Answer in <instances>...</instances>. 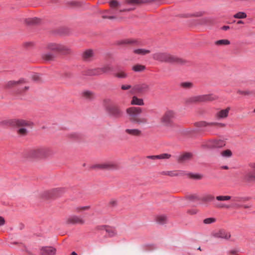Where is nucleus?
I'll return each mask as SVG.
<instances>
[{
	"label": "nucleus",
	"mask_w": 255,
	"mask_h": 255,
	"mask_svg": "<svg viewBox=\"0 0 255 255\" xmlns=\"http://www.w3.org/2000/svg\"><path fill=\"white\" fill-rule=\"evenodd\" d=\"M2 125H10L17 128V133L21 135H25L28 132L27 128H31L33 123L30 121L22 119H13L1 122Z\"/></svg>",
	"instance_id": "f257e3e1"
},
{
	"label": "nucleus",
	"mask_w": 255,
	"mask_h": 255,
	"mask_svg": "<svg viewBox=\"0 0 255 255\" xmlns=\"http://www.w3.org/2000/svg\"><path fill=\"white\" fill-rule=\"evenodd\" d=\"M153 58L162 62L181 63V59L176 56L165 52H156L153 54Z\"/></svg>",
	"instance_id": "f03ea898"
},
{
	"label": "nucleus",
	"mask_w": 255,
	"mask_h": 255,
	"mask_svg": "<svg viewBox=\"0 0 255 255\" xmlns=\"http://www.w3.org/2000/svg\"><path fill=\"white\" fill-rule=\"evenodd\" d=\"M49 150L44 147L32 149L28 152V157L31 158H43L47 157Z\"/></svg>",
	"instance_id": "7ed1b4c3"
},
{
	"label": "nucleus",
	"mask_w": 255,
	"mask_h": 255,
	"mask_svg": "<svg viewBox=\"0 0 255 255\" xmlns=\"http://www.w3.org/2000/svg\"><path fill=\"white\" fill-rule=\"evenodd\" d=\"M25 83V81L23 79H19L17 81L11 80L7 82L6 86L7 88H11L15 87L18 88V92L20 93L29 89V87L24 86L23 85Z\"/></svg>",
	"instance_id": "20e7f679"
},
{
	"label": "nucleus",
	"mask_w": 255,
	"mask_h": 255,
	"mask_svg": "<svg viewBox=\"0 0 255 255\" xmlns=\"http://www.w3.org/2000/svg\"><path fill=\"white\" fill-rule=\"evenodd\" d=\"M176 117L175 112L171 110H167L161 118V122L165 126L171 125Z\"/></svg>",
	"instance_id": "39448f33"
},
{
	"label": "nucleus",
	"mask_w": 255,
	"mask_h": 255,
	"mask_svg": "<svg viewBox=\"0 0 255 255\" xmlns=\"http://www.w3.org/2000/svg\"><path fill=\"white\" fill-rule=\"evenodd\" d=\"M142 112V109L138 107H132L127 109V113L129 117L130 121L132 123L141 114Z\"/></svg>",
	"instance_id": "423d86ee"
},
{
	"label": "nucleus",
	"mask_w": 255,
	"mask_h": 255,
	"mask_svg": "<svg viewBox=\"0 0 255 255\" xmlns=\"http://www.w3.org/2000/svg\"><path fill=\"white\" fill-rule=\"evenodd\" d=\"M231 198L232 197L230 196H218L216 197V200L214 201L213 204L217 208H229L230 207V206H228L221 202L229 200L231 199Z\"/></svg>",
	"instance_id": "0eeeda50"
},
{
	"label": "nucleus",
	"mask_w": 255,
	"mask_h": 255,
	"mask_svg": "<svg viewBox=\"0 0 255 255\" xmlns=\"http://www.w3.org/2000/svg\"><path fill=\"white\" fill-rule=\"evenodd\" d=\"M211 100V96L208 95H198L192 96L186 100L188 104L195 103L197 102H202Z\"/></svg>",
	"instance_id": "6e6552de"
},
{
	"label": "nucleus",
	"mask_w": 255,
	"mask_h": 255,
	"mask_svg": "<svg viewBox=\"0 0 255 255\" xmlns=\"http://www.w3.org/2000/svg\"><path fill=\"white\" fill-rule=\"evenodd\" d=\"M132 90L135 93L143 94L149 91L150 87L147 84L142 83L135 85Z\"/></svg>",
	"instance_id": "1a4fd4ad"
},
{
	"label": "nucleus",
	"mask_w": 255,
	"mask_h": 255,
	"mask_svg": "<svg viewBox=\"0 0 255 255\" xmlns=\"http://www.w3.org/2000/svg\"><path fill=\"white\" fill-rule=\"evenodd\" d=\"M111 71L112 67L111 66L108 65L102 68L91 69L88 71V74L90 75H99L103 73H109Z\"/></svg>",
	"instance_id": "9d476101"
},
{
	"label": "nucleus",
	"mask_w": 255,
	"mask_h": 255,
	"mask_svg": "<svg viewBox=\"0 0 255 255\" xmlns=\"http://www.w3.org/2000/svg\"><path fill=\"white\" fill-rule=\"evenodd\" d=\"M47 49L55 52L66 53L68 49L64 45L54 43H50L47 45Z\"/></svg>",
	"instance_id": "9b49d317"
},
{
	"label": "nucleus",
	"mask_w": 255,
	"mask_h": 255,
	"mask_svg": "<svg viewBox=\"0 0 255 255\" xmlns=\"http://www.w3.org/2000/svg\"><path fill=\"white\" fill-rule=\"evenodd\" d=\"M107 112L111 116L116 118H121L123 115L122 111L119 108L114 106L111 108H108Z\"/></svg>",
	"instance_id": "f8f14e48"
},
{
	"label": "nucleus",
	"mask_w": 255,
	"mask_h": 255,
	"mask_svg": "<svg viewBox=\"0 0 255 255\" xmlns=\"http://www.w3.org/2000/svg\"><path fill=\"white\" fill-rule=\"evenodd\" d=\"M40 255H56V249L51 246L42 247L40 249Z\"/></svg>",
	"instance_id": "ddd939ff"
},
{
	"label": "nucleus",
	"mask_w": 255,
	"mask_h": 255,
	"mask_svg": "<svg viewBox=\"0 0 255 255\" xmlns=\"http://www.w3.org/2000/svg\"><path fill=\"white\" fill-rule=\"evenodd\" d=\"M231 200L232 202L231 206L235 207H241L242 206L240 203L246 201L247 198L241 196H234L232 197Z\"/></svg>",
	"instance_id": "4468645a"
},
{
	"label": "nucleus",
	"mask_w": 255,
	"mask_h": 255,
	"mask_svg": "<svg viewBox=\"0 0 255 255\" xmlns=\"http://www.w3.org/2000/svg\"><path fill=\"white\" fill-rule=\"evenodd\" d=\"M68 223L72 224H84L85 220L81 217L77 216H72L69 217L67 220Z\"/></svg>",
	"instance_id": "2eb2a0df"
},
{
	"label": "nucleus",
	"mask_w": 255,
	"mask_h": 255,
	"mask_svg": "<svg viewBox=\"0 0 255 255\" xmlns=\"http://www.w3.org/2000/svg\"><path fill=\"white\" fill-rule=\"evenodd\" d=\"M230 108L228 107L225 109L220 110L216 113L215 117L217 120L226 119L229 115Z\"/></svg>",
	"instance_id": "dca6fc26"
},
{
	"label": "nucleus",
	"mask_w": 255,
	"mask_h": 255,
	"mask_svg": "<svg viewBox=\"0 0 255 255\" xmlns=\"http://www.w3.org/2000/svg\"><path fill=\"white\" fill-rule=\"evenodd\" d=\"M249 166L252 168L253 171L247 173L245 178L247 180L251 181L255 180V163H251Z\"/></svg>",
	"instance_id": "f3484780"
},
{
	"label": "nucleus",
	"mask_w": 255,
	"mask_h": 255,
	"mask_svg": "<svg viewBox=\"0 0 255 255\" xmlns=\"http://www.w3.org/2000/svg\"><path fill=\"white\" fill-rule=\"evenodd\" d=\"M125 132L131 136H139L141 134V131L138 128H127Z\"/></svg>",
	"instance_id": "a211bd4d"
},
{
	"label": "nucleus",
	"mask_w": 255,
	"mask_h": 255,
	"mask_svg": "<svg viewBox=\"0 0 255 255\" xmlns=\"http://www.w3.org/2000/svg\"><path fill=\"white\" fill-rule=\"evenodd\" d=\"M215 236L218 238L227 240L231 237V235L226 231L220 230L215 234Z\"/></svg>",
	"instance_id": "6ab92c4d"
},
{
	"label": "nucleus",
	"mask_w": 255,
	"mask_h": 255,
	"mask_svg": "<svg viewBox=\"0 0 255 255\" xmlns=\"http://www.w3.org/2000/svg\"><path fill=\"white\" fill-rule=\"evenodd\" d=\"M200 126L203 127H206L208 126L211 127H223L226 126L225 124L223 123H219L217 122H211V123H207L206 122H201L199 123Z\"/></svg>",
	"instance_id": "aec40b11"
},
{
	"label": "nucleus",
	"mask_w": 255,
	"mask_h": 255,
	"mask_svg": "<svg viewBox=\"0 0 255 255\" xmlns=\"http://www.w3.org/2000/svg\"><path fill=\"white\" fill-rule=\"evenodd\" d=\"M99 167L104 169L111 170L116 169L117 165L113 162H108L100 164Z\"/></svg>",
	"instance_id": "412c9836"
},
{
	"label": "nucleus",
	"mask_w": 255,
	"mask_h": 255,
	"mask_svg": "<svg viewBox=\"0 0 255 255\" xmlns=\"http://www.w3.org/2000/svg\"><path fill=\"white\" fill-rule=\"evenodd\" d=\"M162 174L164 175H168L171 177L173 176H180L184 175V172L183 171H163L162 172Z\"/></svg>",
	"instance_id": "4be33fe9"
},
{
	"label": "nucleus",
	"mask_w": 255,
	"mask_h": 255,
	"mask_svg": "<svg viewBox=\"0 0 255 255\" xmlns=\"http://www.w3.org/2000/svg\"><path fill=\"white\" fill-rule=\"evenodd\" d=\"M156 0H126V2L130 5L138 4L140 3L151 2Z\"/></svg>",
	"instance_id": "5701e85b"
},
{
	"label": "nucleus",
	"mask_w": 255,
	"mask_h": 255,
	"mask_svg": "<svg viewBox=\"0 0 255 255\" xmlns=\"http://www.w3.org/2000/svg\"><path fill=\"white\" fill-rule=\"evenodd\" d=\"M94 53L92 50L89 49L83 52L82 56L83 59L86 61H90L93 57Z\"/></svg>",
	"instance_id": "b1692460"
},
{
	"label": "nucleus",
	"mask_w": 255,
	"mask_h": 255,
	"mask_svg": "<svg viewBox=\"0 0 255 255\" xmlns=\"http://www.w3.org/2000/svg\"><path fill=\"white\" fill-rule=\"evenodd\" d=\"M131 104L132 105L143 106L144 105V102L142 99L133 96L131 101Z\"/></svg>",
	"instance_id": "393cba45"
},
{
	"label": "nucleus",
	"mask_w": 255,
	"mask_h": 255,
	"mask_svg": "<svg viewBox=\"0 0 255 255\" xmlns=\"http://www.w3.org/2000/svg\"><path fill=\"white\" fill-rule=\"evenodd\" d=\"M148 122V120L146 117H139V116L134 120L133 123H136L138 125L146 124Z\"/></svg>",
	"instance_id": "a878e982"
},
{
	"label": "nucleus",
	"mask_w": 255,
	"mask_h": 255,
	"mask_svg": "<svg viewBox=\"0 0 255 255\" xmlns=\"http://www.w3.org/2000/svg\"><path fill=\"white\" fill-rule=\"evenodd\" d=\"M103 105L107 111L108 108H111V107L114 106L113 105L112 100L110 98L105 99L103 100Z\"/></svg>",
	"instance_id": "bb28decb"
},
{
	"label": "nucleus",
	"mask_w": 255,
	"mask_h": 255,
	"mask_svg": "<svg viewBox=\"0 0 255 255\" xmlns=\"http://www.w3.org/2000/svg\"><path fill=\"white\" fill-rule=\"evenodd\" d=\"M167 220V217L164 215H159L156 217V221L159 224H164L166 223Z\"/></svg>",
	"instance_id": "cd10ccee"
},
{
	"label": "nucleus",
	"mask_w": 255,
	"mask_h": 255,
	"mask_svg": "<svg viewBox=\"0 0 255 255\" xmlns=\"http://www.w3.org/2000/svg\"><path fill=\"white\" fill-rule=\"evenodd\" d=\"M133 52L135 54H138V55H146L150 52V51L149 50L142 49V48H139V49H136L133 50Z\"/></svg>",
	"instance_id": "c85d7f7f"
},
{
	"label": "nucleus",
	"mask_w": 255,
	"mask_h": 255,
	"mask_svg": "<svg viewBox=\"0 0 255 255\" xmlns=\"http://www.w3.org/2000/svg\"><path fill=\"white\" fill-rule=\"evenodd\" d=\"M145 67L144 65L136 64L132 67V70L135 72H140L144 71Z\"/></svg>",
	"instance_id": "c756f323"
},
{
	"label": "nucleus",
	"mask_w": 255,
	"mask_h": 255,
	"mask_svg": "<svg viewBox=\"0 0 255 255\" xmlns=\"http://www.w3.org/2000/svg\"><path fill=\"white\" fill-rule=\"evenodd\" d=\"M55 56L50 53H47L42 55V58L46 61H50L54 59Z\"/></svg>",
	"instance_id": "7c9ffc66"
},
{
	"label": "nucleus",
	"mask_w": 255,
	"mask_h": 255,
	"mask_svg": "<svg viewBox=\"0 0 255 255\" xmlns=\"http://www.w3.org/2000/svg\"><path fill=\"white\" fill-rule=\"evenodd\" d=\"M40 19L37 17H33L31 18H28L26 20V22L28 24H35L39 23Z\"/></svg>",
	"instance_id": "2f4dec72"
},
{
	"label": "nucleus",
	"mask_w": 255,
	"mask_h": 255,
	"mask_svg": "<svg viewBox=\"0 0 255 255\" xmlns=\"http://www.w3.org/2000/svg\"><path fill=\"white\" fill-rule=\"evenodd\" d=\"M192 154L190 153H187L184 155L180 156L179 157V161L181 162L185 161L188 160L191 156Z\"/></svg>",
	"instance_id": "473e14b6"
},
{
	"label": "nucleus",
	"mask_w": 255,
	"mask_h": 255,
	"mask_svg": "<svg viewBox=\"0 0 255 255\" xmlns=\"http://www.w3.org/2000/svg\"><path fill=\"white\" fill-rule=\"evenodd\" d=\"M215 44L217 45H229L230 44V41L227 39H221L219 40H217L215 42Z\"/></svg>",
	"instance_id": "72a5a7b5"
},
{
	"label": "nucleus",
	"mask_w": 255,
	"mask_h": 255,
	"mask_svg": "<svg viewBox=\"0 0 255 255\" xmlns=\"http://www.w3.org/2000/svg\"><path fill=\"white\" fill-rule=\"evenodd\" d=\"M214 196L211 195V194H208L205 195L204 197H203L202 200L204 202H210L214 200Z\"/></svg>",
	"instance_id": "f704fd0d"
},
{
	"label": "nucleus",
	"mask_w": 255,
	"mask_h": 255,
	"mask_svg": "<svg viewBox=\"0 0 255 255\" xmlns=\"http://www.w3.org/2000/svg\"><path fill=\"white\" fill-rule=\"evenodd\" d=\"M247 16V15L245 12H241V11L238 12V13H237L236 14H235L234 15V18H239V19L245 18H246Z\"/></svg>",
	"instance_id": "c9c22d12"
},
{
	"label": "nucleus",
	"mask_w": 255,
	"mask_h": 255,
	"mask_svg": "<svg viewBox=\"0 0 255 255\" xmlns=\"http://www.w3.org/2000/svg\"><path fill=\"white\" fill-rule=\"evenodd\" d=\"M83 96L87 98L92 99L94 97V94L90 91H85L83 92Z\"/></svg>",
	"instance_id": "e433bc0d"
},
{
	"label": "nucleus",
	"mask_w": 255,
	"mask_h": 255,
	"mask_svg": "<svg viewBox=\"0 0 255 255\" xmlns=\"http://www.w3.org/2000/svg\"><path fill=\"white\" fill-rule=\"evenodd\" d=\"M224 145V144L222 141H219L213 142L212 143V146H213L214 148H219L223 146Z\"/></svg>",
	"instance_id": "4c0bfd02"
},
{
	"label": "nucleus",
	"mask_w": 255,
	"mask_h": 255,
	"mask_svg": "<svg viewBox=\"0 0 255 255\" xmlns=\"http://www.w3.org/2000/svg\"><path fill=\"white\" fill-rule=\"evenodd\" d=\"M222 156L226 157H231L232 155V153L231 150L227 149L223 151L221 153Z\"/></svg>",
	"instance_id": "58836bf2"
},
{
	"label": "nucleus",
	"mask_w": 255,
	"mask_h": 255,
	"mask_svg": "<svg viewBox=\"0 0 255 255\" xmlns=\"http://www.w3.org/2000/svg\"><path fill=\"white\" fill-rule=\"evenodd\" d=\"M216 221V219L214 218H208L204 220L203 223L205 224H209L214 223Z\"/></svg>",
	"instance_id": "ea45409f"
},
{
	"label": "nucleus",
	"mask_w": 255,
	"mask_h": 255,
	"mask_svg": "<svg viewBox=\"0 0 255 255\" xmlns=\"http://www.w3.org/2000/svg\"><path fill=\"white\" fill-rule=\"evenodd\" d=\"M171 157V155L168 153H163L158 155L157 159H168Z\"/></svg>",
	"instance_id": "a19ab883"
},
{
	"label": "nucleus",
	"mask_w": 255,
	"mask_h": 255,
	"mask_svg": "<svg viewBox=\"0 0 255 255\" xmlns=\"http://www.w3.org/2000/svg\"><path fill=\"white\" fill-rule=\"evenodd\" d=\"M90 209V206H81V207H78L76 208V210L77 212L80 213L81 210H88Z\"/></svg>",
	"instance_id": "79ce46f5"
},
{
	"label": "nucleus",
	"mask_w": 255,
	"mask_h": 255,
	"mask_svg": "<svg viewBox=\"0 0 255 255\" xmlns=\"http://www.w3.org/2000/svg\"><path fill=\"white\" fill-rule=\"evenodd\" d=\"M181 86L186 89L190 88L192 87V83L190 82H183L181 84Z\"/></svg>",
	"instance_id": "37998d69"
},
{
	"label": "nucleus",
	"mask_w": 255,
	"mask_h": 255,
	"mask_svg": "<svg viewBox=\"0 0 255 255\" xmlns=\"http://www.w3.org/2000/svg\"><path fill=\"white\" fill-rule=\"evenodd\" d=\"M111 7H114L120 5V2L116 0H112L110 2Z\"/></svg>",
	"instance_id": "c03bdc74"
},
{
	"label": "nucleus",
	"mask_w": 255,
	"mask_h": 255,
	"mask_svg": "<svg viewBox=\"0 0 255 255\" xmlns=\"http://www.w3.org/2000/svg\"><path fill=\"white\" fill-rule=\"evenodd\" d=\"M106 231L107 232V233L108 234V236H109L110 237H113L116 234V233L115 231V230L112 229H107L106 230Z\"/></svg>",
	"instance_id": "a18cd8bd"
},
{
	"label": "nucleus",
	"mask_w": 255,
	"mask_h": 255,
	"mask_svg": "<svg viewBox=\"0 0 255 255\" xmlns=\"http://www.w3.org/2000/svg\"><path fill=\"white\" fill-rule=\"evenodd\" d=\"M127 75L124 72L118 73L116 74V77L120 78H124L127 77Z\"/></svg>",
	"instance_id": "49530a36"
},
{
	"label": "nucleus",
	"mask_w": 255,
	"mask_h": 255,
	"mask_svg": "<svg viewBox=\"0 0 255 255\" xmlns=\"http://www.w3.org/2000/svg\"><path fill=\"white\" fill-rule=\"evenodd\" d=\"M131 87L130 85H123L122 86L121 88L122 90H126L129 89Z\"/></svg>",
	"instance_id": "de8ad7c7"
},
{
	"label": "nucleus",
	"mask_w": 255,
	"mask_h": 255,
	"mask_svg": "<svg viewBox=\"0 0 255 255\" xmlns=\"http://www.w3.org/2000/svg\"><path fill=\"white\" fill-rule=\"evenodd\" d=\"M5 224V220L3 217H0V227L4 225Z\"/></svg>",
	"instance_id": "09e8293b"
},
{
	"label": "nucleus",
	"mask_w": 255,
	"mask_h": 255,
	"mask_svg": "<svg viewBox=\"0 0 255 255\" xmlns=\"http://www.w3.org/2000/svg\"><path fill=\"white\" fill-rule=\"evenodd\" d=\"M129 43H131V41L128 40H121V41H119V44H124Z\"/></svg>",
	"instance_id": "8fccbe9b"
},
{
	"label": "nucleus",
	"mask_w": 255,
	"mask_h": 255,
	"mask_svg": "<svg viewBox=\"0 0 255 255\" xmlns=\"http://www.w3.org/2000/svg\"><path fill=\"white\" fill-rule=\"evenodd\" d=\"M191 176L193 178H195V179H201V176L198 174H192Z\"/></svg>",
	"instance_id": "3c124183"
},
{
	"label": "nucleus",
	"mask_w": 255,
	"mask_h": 255,
	"mask_svg": "<svg viewBox=\"0 0 255 255\" xmlns=\"http://www.w3.org/2000/svg\"><path fill=\"white\" fill-rule=\"evenodd\" d=\"M110 204L113 206H115L117 204V201L115 200H112L110 201Z\"/></svg>",
	"instance_id": "603ef678"
},
{
	"label": "nucleus",
	"mask_w": 255,
	"mask_h": 255,
	"mask_svg": "<svg viewBox=\"0 0 255 255\" xmlns=\"http://www.w3.org/2000/svg\"><path fill=\"white\" fill-rule=\"evenodd\" d=\"M188 212L191 214H196L197 211L195 210H190Z\"/></svg>",
	"instance_id": "864d4df0"
},
{
	"label": "nucleus",
	"mask_w": 255,
	"mask_h": 255,
	"mask_svg": "<svg viewBox=\"0 0 255 255\" xmlns=\"http://www.w3.org/2000/svg\"><path fill=\"white\" fill-rule=\"evenodd\" d=\"M157 157H158V155H151V156H148L147 157H148V158H150V159H157Z\"/></svg>",
	"instance_id": "5fc2aeb1"
},
{
	"label": "nucleus",
	"mask_w": 255,
	"mask_h": 255,
	"mask_svg": "<svg viewBox=\"0 0 255 255\" xmlns=\"http://www.w3.org/2000/svg\"><path fill=\"white\" fill-rule=\"evenodd\" d=\"M133 9H134V8H129V9H121L120 10V12H123V11H130V10H133Z\"/></svg>",
	"instance_id": "6e6d98bb"
},
{
	"label": "nucleus",
	"mask_w": 255,
	"mask_h": 255,
	"mask_svg": "<svg viewBox=\"0 0 255 255\" xmlns=\"http://www.w3.org/2000/svg\"><path fill=\"white\" fill-rule=\"evenodd\" d=\"M229 28H230V27H229V26H223L221 28H222V29H223V30H227L229 29Z\"/></svg>",
	"instance_id": "4d7b16f0"
},
{
	"label": "nucleus",
	"mask_w": 255,
	"mask_h": 255,
	"mask_svg": "<svg viewBox=\"0 0 255 255\" xmlns=\"http://www.w3.org/2000/svg\"><path fill=\"white\" fill-rule=\"evenodd\" d=\"M116 18V17L115 16H109V19H115Z\"/></svg>",
	"instance_id": "13d9d810"
},
{
	"label": "nucleus",
	"mask_w": 255,
	"mask_h": 255,
	"mask_svg": "<svg viewBox=\"0 0 255 255\" xmlns=\"http://www.w3.org/2000/svg\"><path fill=\"white\" fill-rule=\"evenodd\" d=\"M109 16H108V15H105V14H104V15H103L102 17H103V18H108V19H109Z\"/></svg>",
	"instance_id": "bf43d9fd"
},
{
	"label": "nucleus",
	"mask_w": 255,
	"mask_h": 255,
	"mask_svg": "<svg viewBox=\"0 0 255 255\" xmlns=\"http://www.w3.org/2000/svg\"><path fill=\"white\" fill-rule=\"evenodd\" d=\"M196 198H197V197H196V196H191V197H190V200H194V199H196Z\"/></svg>",
	"instance_id": "052dcab7"
},
{
	"label": "nucleus",
	"mask_w": 255,
	"mask_h": 255,
	"mask_svg": "<svg viewBox=\"0 0 255 255\" xmlns=\"http://www.w3.org/2000/svg\"><path fill=\"white\" fill-rule=\"evenodd\" d=\"M238 24H242L244 23V22L242 20H239L237 22Z\"/></svg>",
	"instance_id": "680f3d73"
},
{
	"label": "nucleus",
	"mask_w": 255,
	"mask_h": 255,
	"mask_svg": "<svg viewBox=\"0 0 255 255\" xmlns=\"http://www.w3.org/2000/svg\"><path fill=\"white\" fill-rule=\"evenodd\" d=\"M251 206H249V205H244V206H243V207H244L245 208H249Z\"/></svg>",
	"instance_id": "e2e57ef3"
},
{
	"label": "nucleus",
	"mask_w": 255,
	"mask_h": 255,
	"mask_svg": "<svg viewBox=\"0 0 255 255\" xmlns=\"http://www.w3.org/2000/svg\"><path fill=\"white\" fill-rule=\"evenodd\" d=\"M71 255H78L75 252H73L72 253H71Z\"/></svg>",
	"instance_id": "0e129e2a"
},
{
	"label": "nucleus",
	"mask_w": 255,
	"mask_h": 255,
	"mask_svg": "<svg viewBox=\"0 0 255 255\" xmlns=\"http://www.w3.org/2000/svg\"><path fill=\"white\" fill-rule=\"evenodd\" d=\"M223 168L227 169H228V167L227 166H223Z\"/></svg>",
	"instance_id": "69168bd1"
},
{
	"label": "nucleus",
	"mask_w": 255,
	"mask_h": 255,
	"mask_svg": "<svg viewBox=\"0 0 255 255\" xmlns=\"http://www.w3.org/2000/svg\"><path fill=\"white\" fill-rule=\"evenodd\" d=\"M238 93H240V94H243V93H244V92H242V91H238Z\"/></svg>",
	"instance_id": "338daca9"
},
{
	"label": "nucleus",
	"mask_w": 255,
	"mask_h": 255,
	"mask_svg": "<svg viewBox=\"0 0 255 255\" xmlns=\"http://www.w3.org/2000/svg\"><path fill=\"white\" fill-rule=\"evenodd\" d=\"M37 76H38V75H34L33 76V78H34L35 77H37Z\"/></svg>",
	"instance_id": "774afa93"
}]
</instances>
